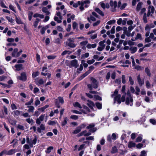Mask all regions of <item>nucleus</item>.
Here are the masks:
<instances>
[{"label":"nucleus","mask_w":156,"mask_h":156,"mask_svg":"<svg viewBox=\"0 0 156 156\" xmlns=\"http://www.w3.org/2000/svg\"><path fill=\"white\" fill-rule=\"evenodd\" d=\"M53 147L52 146H50L47 148V149L46 150L45 152L47 153H50L51 150L53 149Z\"/></svg>","instance_id":"obj_39"},{"label":"nucleus","mask_w":156,"mask_h":156,"mask_svg":"<svg viewBox=\"0 0 156 156\" xmlns=\"http://www.w3.org/2000/svg\"><path fill=\"white\" fill-rule=\"evenodd\" d=\"M33 12H30L28 13V19L30 21L32 19V15H33Z\"/></svg>","instance_id":"obj_56"},{"label":"nucleus","mask_w":156,"mask_h":156,"mask_svg":"<svg viewBox=\"0 0 156 156\" xmlns=\"http://www.w3.org/2000/svg\"><path fill=\"white\" fill-rule=\"evenodd\" d=\"M87 125V123H82L78 126V128L80 129L84 128Z\"/></svg>","instance_id":"obj_36"},{"label":"nucleus","mask_w":156,"mask_h":156,"mask_svg":"<svg viewBox=\"0 0 156 156\" xmlns=\"http://www.w3.org/2000/svg\"><path fill=\"white\" fill-rule=\"evenodd\" d=\"M94 98L96 100H98L100 101H101L102 100L101 98L98 95H94Z\"/></svg>","instance_id":"obj_59"},{"label":"nucleus","mask_w":156,"mask_h":156,"mask_svg":"<svg viewBox=\"0 0 156 156\" xmlns=\"http://www.w3.org/2000/svg\"><path fill=\"white\" fill-rule=\"evenodd\" d=\"M70 118L73 119L77 120L78 119L79 117L77 115H72L70 117Z\"/></svg>","instance_id":"obj_44"},{"label":"nucleus","mask_w":156,"mask_h":156,"mask_svg":"<svg viewBox=\"0 0 156 156\" xmlns=\"http://www.w3.org/2000/svg\"><path fill=\"white\" fill-rule=\"evenodd\" d=\"M36 100L35 103V105L37 106L39 105L40 103V102L39 100L38 99V98H36Z\"/></svg>","instance_id":"obj_51"},{"label":"nucleus","mask_w":156,"mask_h":156,"mask_svg":"<svg viewBox=\"0 0 156 156\" xmlns=\"http://www.w3.org/2000/svg\"><path fill=\"white\" fill-rule=\"evenodd\" d=\"M83 107L84 108L86 111H85L83 109L80 110V111L81 112H82L83 113L85 114H86L87 112H89L90 111V109H89V108L86 105H83Z\"/></svg>","instance_id":"obj_21"},{"label":"nucleus","mask_w":156,"mask_h":156,"mask_svg":"<svg viewBox=\"0 0 156 156\" xmlns=\"http://www.w3.org/2000/svg\"><path fill=\"white\" fill-rule=\"evenodd\" d=\"M118 151L117 148L116 146H114L112 147L111 153L112 154H114L117 152Z\"/></svg>","instance_id":"obj_33"},{"label":"nucleus","mask_w":156,"mask_h":156,"mask_svg":"<svg viewBox=\"0 0 156 156\" xmlns=\"http://www.w3.org/2000/svg\"><path fill=\"white\" fill-rule=\"evenodd\" d=\"M137 50V48L136 47H131L129 48V50L130 51L131 53L133 54L135 53L136 52Z\"/></svg>","instance_id":"obj_26"},{"label":"nucleus","mask_w":156,"mask_h":156,"mask_svg":"<svg viewBox=\"0 0 156 156\" xmlns=\"http://www.w3.org/2000/svg\"><path fill=\"white\" fill-rule=\"evenodd\" d=\"M115 20H111L108 21L107 23V24L111 25L115 23Z\"/></svg>","instance_id":"obj_61"},{"label":"nucleus","mask_w":156,"mask_h":156,"mask_svg":"<svg viewBox=\"0 0 156 156\" xmlns=\"http://www.w3.org/2000/svg\"><path fill=\"white\" fill-rule=\"evenodd\" d=\"M142 4L143 3L141 2H139L138 3L136 8V10L137 11H138L140 10Z\"/></svg>","instance_id":"obj_31"},{"label":"nucleus","mask_w":156,"mask_h":156,"mask_svg":"<svg viewBox=\"0 0 156 156\" xmlns=\"http://www.w3.org/2000/svg\"><path fill=\"white\" fill-rule=\"evenodd\" d=\"M154 11V7L153 6H149L148 8V12L147 13V17H149L150 16H152Z\"/></svg>","instance_id":"obj_7"},{"label":"nucleus","mask_w":156,"mask_h":156,"mask_svg":"<svg viewBox=\"0 0 156 156\" xmlns=\"http://www.w3.org/2000/svg\"><path fill=\"white\" fill-rule=\"evenodd\" d=\"M87 19L90 22H91V21H94L96 20V18L92 15H91L89 17H88Z\"/></svg>","instance_id":"obj_30"},{"label":"nucleus","mask_w":156,"mask_h":156,"mask_svg":"<svg viewBox=\"0 0 156 156\" xmlns=\"http://www.w3.org/2000/svg\"><path fill=\"white\" fill-rule=\"evenodd\" d=\"M71 112L73 113H75L77 114H82V112H79L76 110H71Z\"/></svg>","instance_id":"obj_42"},{"label":"nucleus","mask_w":156,"mask_h":156,"mask_svg":"<svg viewBox=\"0 0 156 156\" xmlns=\"http://www.w3.org/2000/svg\"><path fill=\"white\" fill-rule=\"evenodd\" d=\"M105 40L101 41L99 43V46L97 48V50L99 51H102L105 47Z\"/></svg>","instance_id":"obj_6"},{"label":"nucleus","mask_w":156,"mask_h":156,"mask_svg":"<svg viewBox=\"0 0 156 156\" xmlns=\"http://www.w3.org/2000/svg\"><path fill=\"white\" fill-rule=\"evenodd\" d=\"M16 69V70L19 71L23 69V65L22 64H17L15 66Z\"/></svg>","instance_id":"obj_24"},{"label":"nucleus","mask_w":156,"mask_h":156,"mask_svg":"<svg viewBox=\"0 0 156 156\" xmlns=\"http://www.w3.org/2000/svg\"><path fill=\"white\" fill-rule=\"evenodd\" d=\"M45 129V125L44 124H41L40 126V127H38L37 129V131L39 133H41V130H44Z\"/></svg>","instance_id":"obj_15"},{"label":"nucleus","mask_w":156,"mask_h":156,"mask_svg":"<svg viewBox=\"0 0 156 156\" xmlns=\"http://www.w3.org/2000/svg\"><path fill=\"white\" fill-rule=\"evenodd\" d=\"M110 4L111 8V10L112 12H114L115 9V8L117 6V3L116 1L113 2L111 1L110 2Z\"/></svg>","instance_id":"obj_8"},{"label":"nucleus","mask_w":156,"mask_h":156,"mask_svg":"<svg viewBox=\"0 0 156 156\" xmlns=\"http://www.w3.org/2000/svg\"><path fill=\"white\" fill-rule=\"evenodd\" d=\"M150 122L152 124L154 125H156V121L155 120L153 119H150Z\"/></svg>","instance_id":"obj_57"},{"label":"nucleus","mask_w":156,"mask_h":156,"mask_svg":"<svg viewBox=\"0 0 156 156\" xmlns=\"http://www.w3.org/2000/svg\"><path fill=\"white\" fill-rule=\"evenodd\" d=\"M81 131V129L79 128H77L75 129V130H74V131L73 132V134H76L80 132Z\"/></svg>","instance_id":"obj_55"},{"label":"nucleus","mask_w":156,"mask_h":156,"mask_svg":"<svg viewBox=\"0 0 156 156\" xmlns=\"http://www.w3.org/2000/svg\"><path fill=\"white\" fill-rule=\"evenodd\" d=\"M83 107L84 108L86 111H85L83 109L80 110V111L81 112H82L83 113L85 114H86L87 112H89L90 111V109H89V108L86 105H83Z\"/></svg>","instance_id":"obj_22"},{"label":"nucleus","mask_w":156,"mask_h":156,"mask_svg":"<svg viewBox=\"0 0 156 156\" xmlns=\"http://www.w3.org/2000/svg\"><path fill=\"white\" fill-rule=\"evenodd\" d=\"M90 3V1L89 0H82L78 1V3L80 5L79 8L81 11H83L84 10V8L89 7Z\"/></svg>","instance_id":"obj_2"},{"label":"nucleus","mask_w":156,"mask_h":156,"mask_svg":"<svg viewBox=\"0 0 156 156\" xmlns=\"http://www.w3.org/2000/svg\"><path fill=\"white\" fill-rule=\"evenodd\" d=\"M96 131V129L94 128H93L92 129H90L89 130V132L87 133V131L86 130H85L83 131H82L80 133H79L77 135V136L78 137L80 136H88L89 135H91V132H94Z\"/></svg>","instance_id":"obj_4"},{"label":"nucleus","mask_w":156,"mask_h":156,"mask_svg":"<svg viewBox=\"0 0 156 156\" xmlns=\"http://www.w3.org/2000/svg\"><path fill=\"white\" fill-rule=\"evenodd\" d=\"M48 124L50 125H54L56 124V122L54 121H49L48 122Z\"/></svg>","instance_id":"obj_43"},{"label":"nucleus","mask_w":156,"mask_h":156,"mask_svg":"<svg viewBox=\"0 0 156 156\" xmlns=\"http://www.w3.org/2000/svg\"><path fill=\"white\" fill-rule=\"evenodd\" d=\"M129 80L130 84L132 85H133L134 84V81L131 76L129 77Z\"/></svg>","instance_id":"obj_63"},{"label":"nucleus","mask_w":156,"mask_h":156,"mask_svg":"<svg viewBox=\"0 0 156 156\" xmlns=\"http://www.w3.org/2000/svg\"><path fill=\"white\" fill-rule=\"evenodd\" d=\"M27 108H29L28 110V111L29 112H33L34 109V106L31 105L28 106H27Z\"/></svg>","instance_id":"obj_34"},{"label":"nucleus","mask_w":156,"mask_h":156,"mask_svg":"<svg viewBox=\"0 0 156 156\" xmlns=\"http://www.w3.org/2000/svg\"><path fill=\"white\" fill-rule=\"evenodd\" d=\"M70 64L71 66L74 67L75 68H77L79 65L78 61L76 59L72 60L70 62Z\"/></svg>","instance_id":"obj_11"},{"label":"nucleus","mask_w":156,"mask_h":156,"mask_svg":"<svg viewBox=\"0 0 156 156\" xmlns=\"http://www.w3.org/2000/svg\"><path fill=\"white\" fill-rule=\"evenodd\" d=\"M26 121L29 123H32L34 122V120L32 119L28 118L26 119Z\"/></svg>","instance_id":"obj_49"},{"label":"nucleus","mask_w":156,"mask_h":156,"mask_svg":"<svg viewBox=\"0 0 156 156\" xmlns=\"http://www.w3.org/2000/svg\"><path fill=\"white\" fill-rule=\"evenodd\" d=\"M136 144L135 143L133 142V141H130L129 142V144L128 145V147L129 148H131L132 147H133L135 146Z\"/></svg>","instance_id":"obj_32"},{"label":"nucleus","mask_w":156,"mask_h":156,"mask_svg":"<svg viewBox=\"0 0 156 156\" xmlns=\"http://www.w3.org/2000/svg\"><path fill=\"white\" fill-rule=\"evenodd\" d=\"M117 139L116 134L115 133H113L112 136L108 135L107 136V140L110 142H112V140H115Z\"/></svg>","instance_id":"obj_5"},{"label":"nucleus","mask_w":156,"mask_h":156,"mask_svg":"<svg viewBox=\"0 0 156 156\" xmlns=\"http://www.w3.org/2000/svg\"><path fill=\"white\" fill-rule=\"evenodd\" d=\"M56 56L55 55H50L47 56V58L48 59H54L55 58Z\"/></svg>","instance_id":"obj_54"},{"label":"nucleus","mask_w":156,"mask_h":156,"mask_svg":"<svg viewBox=\"0 0 156 156\" xmlns=\"http://www.w3.org/2000/svg\"><path fill=\"white\" fill-rule=\"evenodd\" d=\"M137 79L140 86H141L144 84V80H142L141 79L140 75V74L137 76Z\"/></svg>","instance_id":"obj_13"},{"label":"nucleus","mask_w":156,"mask_h":156,"mask_svg":"<svg viewBox=\"0 0 156 156\" xmlns=\"http://www.w3.org/2000/svg\"><path fill=\"white\" fill-rule=\"evenodd\" d=\"M42 11L44 12L47 15L50 14V12L48 10L47 8L46 7H44L42 8Z\"/></svg>","instance_id":"obj_29"},{"label":"nucleus","mask_w":156,"mask_h":156,"mask_svg":"<svg viewBox=\"0 0 156 156\" xmlns=\"http://www.w3.org/2000/svg\"><path fill=\"white\" fill-rule=\"evenodd\" d=\"M14 41L16 42H18L19 41L18 38V37H16L15 40H14V38H10V46L13 45L15 46L16 45V44L13 42Z\"/></svg>","instance_id":"obj_14"},{"label":"nucleus","mask_w":156,"mask_h":156,"mask_svg":"<svg viewBox=\"0 0 156 156\" xmlns=\"http://www.w3.org/2000/svg\"><path fill=\"white\" fill-rule=\"evenodd\" d=\"M18 50L17 48H15L14 49L12 53V56L15 57H19V56H17L18 55Z\"/></svg>","instance_id":"obj_17"},{"label":"nucleus","mask_w":156,"mask_h":156,"mask_svg":"<svg viewBox=\"0 0 156 156\" xmlns=\"http://www.w3.org/2000/svg\"><path fill=\"white\" fill-rule=\"evenodd\" d=\"M143 135L141 134L139 135L136 138V142H140L142 140Z\"/></svg>","instance_id":"obj_25"},{"label":"nucleus","mask_w":156,"mask_h":156,"mask_svg":"<svg viewBox=\"0 0 156 156\" xmlns=\"http://www.w3.org/2000/svg\"><path fill=\"white\" fill-rule=\"evenodd\" d=\"M135 69L138 70H141L143 69L141 66H136L135 67Z\"/></svg>","instance_id":"obj_64"},{"label":"nucleus","mask_w":156,"mask_h":156,"mask_svg":"<svg viewBox=\"0 0 156 156\" xmlns=\"http://www.w3.org/2000/svg\"><path fill=\"white\" fill-rule=\"evenodd\" d=\"M118 90L117 89H115L113 94L111 95V96L114 98V103H115L116 101H117L118 104H119L121 103V101L122 102H124L125 101V96L124 95H122V98H120L121 95L118 94Z\"/></svg>","instance_id":"obj_1"},{"label":"nucleus","mask_w":156,"mask_h":156,"mask_svg":"<svg viewBox=\"0 0 156 156\" xmlns=\"http://www.w3.org/2000/svg\"><path fill=\"white\" fill-rule=\"evenodd\" d=\"M146 87L148 89L151 87V85L148 80H147L146 82Z\"/></svg>","instance_id":"obj_53"},{"label":"nucleus","mask_w":156,"mask_h":156,"mask_svg":"<svg viewBox=\"0 0 156 156\" xmlns=\"http://www.w3.org/2000/svg\"><path fill=\"white\" fill-rule=\"evenodd\" d=\"M90 80L91 82V84H88L87 86L90 90H92L93 88L96 89L99 86L98 82L94 78L91 77Z\"/></svg>","instance_id":"obj_3"},{"label":"nucleus","mask_w":156,"mask_h":156,"mask_svg":"<svg viewBox=\"0 0 156 156\" xmlns=\"http://www.w3.org/2000/svg\"><path fill=\"white\" fill-rule=\"evenodd\" d=\"M100 22H101L100 20H98L96 22L94 23H93L92 25L94 27H95V26H97L98 25L100 24Z\"/></svg>","instance_id":"obj_52"},{"label":"nucleus","mask_w":156,"mask_h":156,"mask_svg":"<svg viewBox=\"0 0 156 156\" xmlns=\"http://www.w3.org/2000/svg\"><path fill=\"white\" fill-rule=\"evenodd\" d=\"M77 25V24L76 22H74L73 23V30H75L76 29L77 30L78 29Z\"/></svg>","instance_id":"obj_40"},{"label":"nucleus","mask_w":156,"mask_h":156,"mask_svg":"<svg viewBox=\"0 0 156 156\" xmlns=\"http://www.w3.org/2000/svg\"><path fill=\"white\" fill-rule=\"evenodd\" d=\"M83 107L84 108L86 111H85L83 109L80 110V111L81 112H82L83 113L85 114H86L87 112H89L90 111V109H89V108L86 105H83Z\"/></svg>","instance_id":"obj_23"},{"label":"nucleus","mask_w":156,"mask_h":156,"mask_svg":"<svg viewBox=\"0 0 156 156\" xmlns=\"http://www.w3.org/2000/svg\"><path fill=\"white\" fill-rule=\"evenodd\" d=\"M74 106V107H78L79 108H82V107L81 106L80 104L78 102H76L73 104Z\"/></svg>","instance_id":"obj_47"},{"label":"nucleus","mask_w":156,"mask_h":156,"mask_svg":"<svg viewBox=\"0 0 156 156\" xmlns=\"http://www.w3.org/2000/svg\"><path fill=\"white\" fill-rule=\"evenodd\" d=\"M95 62L94 59H92L91 60H89L87 61V63L89 64H91L94 63Z\"/></svg>","instance_id":"obj_62"},{"label":"nucleus","mask_w":156,"mask_h":156,"mask_svg":"<svg viewBox=\"0 0 156 156\" xmlns=\"http://www.w3.org/2000/svg\"><path fill=\"white\" fill-rule=\"evenodd\" d=\"M97 44H96L94 43L92 44H88L87 45L86 47L87 48L91 49V48H95Z\"/></svg>","instance_id":"obj_16"},{"label":"nucleus","mask_w":156,"mask_h":156,"mask_svg":"<svg viewBox=\"0 0 156 156\" xmlns=\"http://www.w3.org/2000/svg\"><path fill=\"white\" fill-rule=\"evenodd\" d=\"M145 72L149 76H151V74L150 73V69L148 68H146L145 69Z\"/></svg>","instance_id":"obj_37"},{"label":"nucleus","mask_w":156,"mask_h":156,"mask_svg":"<svg viewBox=\"0 0 156 156\" xmlns=\"http://www.w3.org/2000/svg\"><path fill=\"white\" fill-rule=\"evenodd\" d=\"M66 45L72 48H74L76 46V45L75 44L72 42L66 41Z\"/></svg>","instance_id":"obj_18"},{"label":"nucleus","mask_w":156,"mask_h":156,"mask_svg":"<svg viewBox=\"0 0 156 156\" xmlns=\"http://www.w3.org/2000/svg\"><path fill=\"white\" fill-rule=\"evenodd\" d=\"M70 5H73V6L74 8H76L78 7V5H80V4L78 3V1L77 3H74V2L73 1H71L70 2Z\"/></svg>","instance_id":"obj_19"},{"label":"nucleus","mask_w":156,"mask_h":156,"mask_svg":"<svg viewBox=\"0 0 156 156\" xmlns=\"http://www.w3.org/2000/svg\"><path fill=\"white\" fill-rule=\"evenodd\" d=\"M95 11L102 16H104V13L98 8H96Z\"/></svg>","instance_id":"obj_27"},{"label":"nucleus","mask_w":156,"mask_h":156,"mask_svg":"<svg viewBox=\"0 0 156 156\" xmlns=\"http://www.w3.org/2000/svg\"><path fill=\"white\" fill-rule=\"evenodd\" d=\"M96 105L97 108L99 109H101L102 108V104L99 102H96Z\"/></svg>","instance_id":"obj_45"},{"label":"nucleus","mask_w":156,"mask_h":156,"mask_svg":"<svg viewBox=\"0 0 156 156\" xmlns=\"http://www.w3.org/2000/svg\"><path fill=\"white\" fill-rule=\"evenodd\" d=\"M99 4L100 5L101 7L104 9L106 8L108 9L110 7L109 4L108 3H105L103 2H100Z\"/></svg>","instance_id":"obj_12"},{"label":"nucleus","mask_w":156,"mask_h":156,"mask_svg":"<svg viewBox=\"0 0 156 156\" xmlns=\"http://www.w3.org/2000/svg\"><path fill=\"white\" fill-rule=\"evenodd\" d=\"M133 100L132 98L129 96L126 98V104L127 105H129L130 106H132L133 105Z\"/></svg>","instance_id":"obj_10"},{"label":"nucleus","mask_w":156,"mask_h":156,"mask_svg":"<svg viewBox=\"0 0 156 156\" xmlns=\"http://www.w3.org/2000/svg\"><path fill=\"white\" fill-rule=\"evenodd\" d=\"M146 10V9L145 8H142L141 9V11H140V15H141L143 13L144 14V13L145 12Z\"/></svg>","instance_id":"obj_58"},{"label":"nucleus","mask_w":156,"mask_h":156,"mask_svg":"<svg viewBox=\"0 0 156 156\" xmlns=\"http://www.w3.org/2000/svg\"><path fill=\"white\" fill-rule=\"evenodd\" d=\"M87 105L91 109L93 107V106H94V103L91 101L89 100L87 101Z\"/></svg>","instance_id":"obj_20"},{"label":"nucleus","mask_w":156,"mask_h":156,"mask_svg":"<svg viewBox=\"0 0 156 156\" xmlns=\"http://www.w3.org/2000/svg\"><path fill=\"white\" fill-rule=\"evenodd\" d=\"M95 126V125L94 123H91L89 125V126H87L86 128L87 129H90L93 128Z\"/></svg>","instance_id":"obj_48"},{"label":"nucleus","mask_w":156,"mask_h":156,"mask_svg":"<svg viewBox=\"0 0 156 156\" xmlns=\"http://www.w3.org/2000/svg\"><path fill=\"white\" fill-rule=\"evenodd\" d=\"M88 43V41H84L81 42L80 43V44L81 46H84L86 45Z\"/></svg>","instance_id":"obj_60"},{"label":"nucleus","mask_w":156,"mask_h":156,"mask_svg":"<svg viewBox=\"0 0 156 156\" xmlns=\"http://www.w3.org/2000/svg\"><path fill=\"white\" fill-rule=\"evenodd\" d=\"M18 78L23 81H26L27 80V76L26 73H22L20 76L18 77Z\"/></svg>","instance_id":"obj_9"},{"label":"nucleus","mask_w":156,"mask_h":156,"mask_svg":"<svg viewBox=\"0 0 156 156\" xmlns=\"http://www.w3.org/2000/svg\"><path fill=\"white\" fill-rule=\"evenodd\" d=\"M68 119L67 117H66L64 118L63 121L62 123V125L64 126L66 125L67 124V121H68Z\"/></svg>","instance_id":"obj_38"},{"label":"nucleus","mask_w":156,"mask_h":156,"mask_svg":"<svg viewBox=\"0 0 156 156\" xmlns=\"http://www.w3.org/2000/svg\"><path fill=\"white\" fill-rule=\"evenodd\" d=\"M33 98H31L30 99V101H28L27 102H26L25 104V105H31L32 103L33 102Z\"/></svg>","instance_id":"obj_46"},{"label":"nucleus","mask_w":156,"mask_h":156,"mask_svg":"<svg viewBox=\"0 0 156 156\" xmlns=\"http://www.w3.org/2000/svg\"><path fill=\"white\" fill-rule=\"evenodd\" d=\"M147 15L146 13V12L144 13L142 19L144 23H147Z\"/></svg>","instance_id":"obj_28"},{"label":"nucleus","mask_w":156,"mask_h":156,"mask_svg":"<svg viewBox=\"0 0 156 156\" xmlns=\"http://www.w3.org/2000/svg\"><path fill=\"white\" fill-rule=\"evenodd\" d=\"M39 72L38 71L33 72L32 73V77L33 78H35L38 76L39 75Z\"/></svg>","instance_id":"obj_41"},{"label":"nucleus","mask_w":156,"mask_h":156,"mask_svg":"<svg viewBox=\"0 0 156 156\" xmlns=\"http://www.w3.org/2000/svg\"><path fill=\"white\" fill-rule=\"evenodd\" d=\"M40 20H41L40 19L38 18H37L36 19V20L35 21L34 23V26L35 27H37L38 25V24L39 22L40 21Z\"/></svg>","instance_id":"obj_35"},{"label":"nucleus","mask_w":156,"mask_h":156,"mask_svg":"<svg viewBox=\"0 0 156 156\" xmlns=\"http://www.w3.org/2000/svg\"><path fill=\"white\" fill-rule=\"evenodd\" d=\"M16 22H17V23L20 24H23V23L22 22V21L20 19H19L18 18H17V17H16Z\"/></svg>","instance_id":"obj_50"}]
</instances>
